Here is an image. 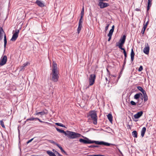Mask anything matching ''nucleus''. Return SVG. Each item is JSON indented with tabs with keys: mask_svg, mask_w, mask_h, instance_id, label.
<instances>
[{
	"mask_svg": "<svg viewBox=\"0 0 156 156\" xmlns=\"http://www.w3.org/2000/svg\"><path fill=\"white\" fill-rule=\"evenodd\" d=\"M45 114V112L44 111L41 112H37V111L36 112L35 114V115H38L39 114L41 115H43Z\"/></svg>",
	"mask_w": 156,
	"mask_h": 156,
	"instance_id": "23",
	"label": "nucleus"
},
{
	"mask_svg": "<svg viewBox=\"0 0 156 156\" xmlns=\"http://www.w3.org/2000/svg\"><path fill=\"white\" fill-rule=\"evenodd\" d=\"M35 3L37 4L39 6L41 7L44 6V3H43L41 1L39 0H36Z\"/></svg>",
	"mask_w": 156,
	"mask_h": 156,
	"instance_id": "13",
	"label": "nucleus"
},
{
	"mask_svg": "<svg viewBox=\"0 0 156 156\" xmlns=\"http://www.w3.org/2000/svg\"><path fill=\"white\" fill-rule=\"evenodd\" d=\"M113 32L114 31H113L110 30V31H109V33L108 34V36H110V37H112Z\"/></svg>",
	"mask_w": 156,
	"mask_h": 156,
	"instance_id": "31",
	"label": "nucleus"
},
{
	"mask_svg": "<svg viewBox=\"0 0 156 156\" xmlns=\"http://www.w3.org/2000/svg\"><path fill=\"white\" fill-rule=\"evenodd\" d=\"M96 76L94 74H91L89 77V85L92 86L94 83Z\"/></svg>",
	"mask_w": 156,
	"mask_h": 156,
	"instance_id": "7",
	"label": "nucleus"
},
{
	"mask_svg": "<svg viewBox=\"0 0 156 156\" xmlns=\"http://www.w3.org/2000/svg\"><path fill=\"white\" fill-rule=\"evenodd\" d=\"M132 135L135 138L137 137V133L136 131L134 130L132 132Z\"/></svg>",
	"mask_w": 156,
	"mask_h": 156,
	"instance_id": "21",
	"label": "nucleus"
},
{
	"mask_svg": "<svg viewBox=\"0 0 156 156\" xmlns=\"http://www.w3.org/2000/svg\"><path fill=\"white\" fill-rule=\"evenodd\" d=\"M109 37V38H108V41H110L112 38V37H110V36H108Z\"/></svg>",
	"mask_w": 156,
	"mask_h": 156,
	"instance_id": "47",
	"label": "nucleus"
},
{
	"mask_svg": "<svg viewBox=\"0 0 156 156\" xmlns=\"http://www.w3.org/2000/svg\"><path fill=\"white\" fill-rule=\"evenodd\" d=\"M137 88L139 90L141 91L143 90V88L140 86H138L137 87Z\"/></svg>",
	"mask_w": 156,
	"mask_h": 156,
	"instance_id": "40",
	"label": "nucleus"
},
{
	"mask_svg": "<svg viewBox=\"0 0 156 156\" xmlns=\"http://www.w3.org/2000/svg\"><path fill=\"white\" fill-rule=\"evenodd\" d=\"M143 26H144V27H147V25H145V23H144V24H143Z\"/></svg>",
	"mask_w": 156,
	"mask_h": 156,
	"instance_id": "58",
	"label": "nucleus"
},
{
	"mask_svg": "<svg viewBox=\"0 0 156 156\" xmlns=\"http://www.w3.org/2000/svg\"><path fill=\"white\" fill-rule=\"evenodd\" d=\"M34 120L36 121V118H34V117H32L31 118L27 119L26 120V121H33Z\"/></svg>",
	"mask_w": 156,
	"mask_h": 156,
	"instance_id": "28",
	"label": "nucleus"
},
{
	"mask_svg": "<svg viewBox=\"0 0 156 156\" xmlns=\"http://www.w3.org/2000/svg\"><path fill=\"white\" fill-rule=\"evenodd\" d=\"M57 147L60 149L61 151L62 152H64V150L62 148L59 144L57 146Z\"/></svg>",
	"mask_w": 156,
	"mask_h": 156,
	"instance_id": "35",
	"label": "nucleus"
},
{
	"mask_svg": "<svg viewBox=\"0 0 156 156\" xmlns=\"http://www.w3.org/2000/svg\"><path fill=\"white\" fill-rule=\"evenodd\" d=\"M146 127H144L142 129L141 132V136L142 137H143L146 131Z\"/></svg>",
	"mask_w": 156,
	"mask_h": 156,
	"instance_id": "18",
	"label": "nucleus"
},
{
	"mask_svg": "<svg viewBox=\"0 0 156 156\" xmlns=\"http://www.w3.org/2000/svg\"><path fill=\"white\" fill-rule=\"evenodd\" d=\"M145 31V30L142 29L141 31V33L142 34H144Z\"/></svg>",
	"mask_w": 156,
	"mask_h": 156,
	"instance_id": "45",
	"label": "nucleus"
},
{
	"mask_svg": "<svg viewBox=\"0 0 156 156\" xmlns=\"http://www.w3.org/2000/svg\"><path fill=\"white\" fill-rule=\"evenodd\" d=\"M135 99L138 100L137 103V105L138 106L141 105L142 106V102L143 101V94L140 93H137L135 94L134 96Z\"/></svg>",
	"mask_w": 156,
	"mask_h": 156,
	"instance_id": "4",
	"label": "nucleus"
},
{
	"mask_svg": "<svg viewBox=\"0 0 156 156\" xmlns=\"http://www.w3.org/2000/svg\"><path fill=\"white\" fill-rule=\"evenodd\" d=\"M37 120H38L39 121V122H41V123H48V122H45L42 121H41L40 119H39L38 118H36V121Z\"/></svg>",
	"mask_w": 156,
	"mask_h": 156,
	"instance_id": "34",
	"label": "nucleus"
},
{
	"mask_svg": "<svg viewBox=\"0 0 156 156\" xmlns=\"http://www.w3.org/2000/svg\"><path fill=\"white\" fill-rule=\"evenodd\" d=\"M81 136L84 138V139L80 138L79 139V141L80 142L84 144H90L95 143V144L98 145H104V146H109L111 144L105 142L103 141L92 140H90L88 138L83 136L82 135Z\"/></svg>",
	"mask_w": 156,
	"mask_h": 156,
	"instance_id": "1",
	"label": "nucleus"
},
{
	"mask_svg": "<svg viewBox=\"0 0 156 156\" xmlns=\"http://www.w3.org/2000/svg\"><path fill=\"white\" fill-rule=\"evenodd\" d=\"M135 10L137 11H140V9H138V8H136L135 9Z\"/></svg>",
	"mask_w": 156,
	"mask_h": 156,
	"instance_id": "50",
	"label": "nucleus"
},
{
	"mask_svg": "<svg viewBox=\"0 0 156 156\" xmlns=\"http://www.w3.org/2000/svg\"><path fill=\"white\" fill-rule=\"evenodd\" d=\"M63 153H64L66 155H68L67 153L65 151H64V152H63Z\"/></svg>",
	"mask_w": 156,
	"mask_h": 156,
	"instance_id": "54",
	"label": "nucleus"
},
{
	"mask_svg": "<svg viewBox=\"0 0 156 156\" xmlns=\"http://www.w3.org/2000/svg\"><path fill=\"white\" fill-rule=\"evenodd\" d=\"M143 95H144V101L145 102H146L148 100L147 95V94H144Z\"/></svg>",
	"mask_w": 156,
	"mask_h": 156,
	"instance_id": "24",
	"label": "nucleus"
},
{
	"mask_svg": "<svg viewBox=\"0 0 156 156\" xmlns=\"http://www.w3.org/2000/svg\"><path fill=\"white\" fill-rule=\"evenodd\" d=\"M27 63H25L24 64H23V66H21V67H22L21 70H22L23 69H25L24 67L26 66H27Z\"/></svg>",
	"mask_w": 156,
	"mask_h": 156,
	"instance_id": "39",
	"label": "nucleus"
},
{
	"mask_svg": "<svg viewBox=\"0 0 156 156\" xmlns=\"http://www.w3.org/2000/svg\"><path fill=\"white\" fill-rule=\"evenodd\" d=\"M126 36L125 35H124L120 39L119 43L116 44V46L119 47V48L121 50L124 51L125 50V49L122 48V46L124 44L126 39Z\"/></svg>",
	"mask_w": 156,
	"mask_h": 156,
	"instance_id": "6",
	"label": "nucleus"
},
{
	"mask_svg": "<svg viewBox=\"0 0 156 156\" xmlns=\"http://www.w3.org/2000/svg\"><path fill=\"white\" fill-rule=\"evenodd\" d=\"M0 125L3 128H5V126L4 125V123L2 120H1L0 121Z\"/></svg>",
	"mask_w": 156,
	"mask_h": 156,
	"instance_id": "33",
	"label": "nucleus"
},
{
	"mask_svg": "<svg viewBox=\"0 0 156 156\" xmlns=\"http://www.w3.org/2000/svg\"><path fill=\"white\" fill-rule=\"evenodd\" d=\"M148 2H147V12H148V10L150 9L151 7V6L152 5V0H148Z\"/></svg>",
	"mask_w": 156,
	"mask_h": 156,
	"instance_id": "15",
	"label": "nucleus"
},
{
	"mask_svg": "<svg viewBox=\"0 0 156 156\" xmlns=\"http://www.w3.org/2000/svg\"><path fill=\"white\" fill-rule=\"evenodd\" d=\"M7 61V57L6 55H4L0 61V65L2 66L6 64Z\"/></svg>",
	"mask_w": 156,
	"mask_h": 156,
	"instance_id": "10",
	"label": "nucleus"
},
{
	"mask_svg": "<svg viewBox=\"0 0 156 156\" xmlns=\"http://www.w3.org/2000/svg\"><path fill=\"white\" fill-rule=\"evenodd\" d=\"M146 28L147 27H144L143 26V27L142 29L145 30H146Z\"/></svg>",
	"mask_w": 156,
	"mask_h": 156,
	"instance_id": "51",
	"label": "nucleus"
},
{
	"mask_svg": "<svg viewBox=\"0 0 156 156\" xmlns=\"http://www.w3.org/2000/svg\"><path fill=\"white\" fill-rule=\"evenodd\" d=\"M57 64L54 62H53L52 66V72L51 75V80L54 82H57L58 80L59 76L58 72L57 70Z\"/></svg>",
	"mask_w": 156,
	"mask_h": 156,
	"instance_id": "3",
	"label": "nucleus"
},
{
	"mask_svg": "<svg viewBox=\"0 0 156 156\" xmlns=\"http://www.w3.org/2000/svg\"><path fill=\"white\" fill-rule=\"evenodd\" d=\"M123 53L124 55V59L125 60H126V58L127 57V54L126 51V50L123 51Z\"/></svg>",
	"mask_w": 156,
	"mask_h": 156,
	"instance_id": "30",
	"label": "nucleus"
},
{
	"mask_svg": "<svg viewBox=\"0 0 156 156\" xmlns=\"http://www.w3.org/2000/svg\"><path fill=\"white\" fill-rule=\"evenodd\" d=\"M128 126L129 127V128L130 129H131V127H130V126L129 125H128Z\"/></svg>",
	"mask_w": 156,
	"mask_h": 156,
	"instance_id": "60",
	"label": "nucleus"
},
{
	"mask_svg": "<svg viewBox=\"0 0 156 156\" xmlns=\"http://www.w3.org/2000/svg\"><path fill=\"white\" fill-rule=\"evenodd\" d=\"M105 80H106V81H108V83H109L110 81L108 80V78L107 77L105 78Z\"/></svg>",
	"mask_w": 156,
	"mask_h": 156,
	"instance_id": "53",
	"label": "nucleus"
},
{
	"mask_svg": "<svg viewBox=\"0 0 156 156\" xmlns=\"http://www.w3.org/2000/svg\"><path fill=\"white\" fill-rule=\"evenodd\" d=\"M124 66H125V65H123V67H122V70H123L124 68Z\"/></svg>",
	"mask_w": 156,
	"mask_h": 156,
	"instance_id": "59",
	"label": "nucleus"
},
{
	"mask_svg": "<svg viewBox=\"0 0 156 156\" xmlns=\"http://www.w3.org/2000/svg\"><path fill=\"white\" fill-rule=\"evenodd\" d=\"M83 17H80V18L79 20V21L78 24L79 25H82L83 22Z\"/></svg>",
	"mask_w": 156,
	"mask_h": 156,
	"instance_id": "27",
	"label": "nucleus"
},
{
	"mask_svg": "<svg viewBox=\"0 0 156 156\" xmlns=\"http://www.w3.org/2000/svg\"><path fill=\"white\" fill-rule=\"evenodd\" d=\"M119 152L120 153H121V154H122V152L120 151H119Z\"/></svg>",
	"mask_w": 156,
	"mask_h": 156,
	"instance_id": "63",
	"label": "nucleus"
},
{
	"mask_svg": "<svg viewBox=\"0 0 156 156\" xmlns=\"http://www.w3.org/2000/svg\"><path fill=\"white\" fill-rule=\"evenodd\" d=\"M48 141H49V142H50L51 144H54L56 145L57 146L58 145V144L55 143L53 140H48Z\"/></svg>",
	"mask_w": 156,
	"mask_h": 156,
	"instance_id": "25",
	"label": "nucleus"
},
{
	"mask_svg": "<svg viewBox=\"0 0 156 156\" xmlns=\"http://www.w3.org/2000/svg\"><path fill=\"white\" fill-rule=\"evenodd\" d=\"M141 92L143 94H146V91H145V90L143 89V90H142L141 91Z\"/></svg>",
	"mask_w": 156,
	"mask_h": 156,
	"instance_id": "42",
	"label": "nucleus"
},
{
	"mask_svg": "<svg viewBox=\"0 0 156 156\" xmlns=\"http://www.w3.org/2000/svg\"><path fill=\"white\" fill-rule=\"evenodd\" d=\"M4 47L5 49V48L6 45L7 43V41L6 39V36L5 34H4Z\"/></svg>",
	"mask_w": 156,
	"mask_h": 156,
	"instance_id": "19",
	"label": "nucleus"
},
{
	"mask_svg": "<svg viewBox=\"0 0 156 156\" xmlns=\"http://www.w3.org/2000/svg\"><path fill=\"white\" fill-rule=\"evenodd\" d=\"M111 76H113V77H116L117 76L116 75H111Z\"/></svg>",
	"mask_w": 156,
	"mask_h": 156,
	"instance_id": "57",
	"label": "nucleus"
},
{
	"mask_svg": "<svg viewBox=\"0 0 156 156\" xmlns=\"http://www.w3.org/2000/svg\"><path fill=\"white\" fill-rule=\"evenodd\" d=\"M55 125L63 127H65V126L61 123L56 122L55 123Z\"/></svg>",
	"mask_w": 156,
	"mask_h": 156,
	"instance_id": "26",
	"label": "nucleus"
},
{
	"mask_svg": "<svg viewBox=\"0 0 156 156\" xmlns=\"http://www.w3.org/2000/svg\"><path fill=\"white\" fill-rule=\"evenodd\" d=\"M99 146L98 145H92L88 146L89 148H94L95 147H98Z\"/></svg>",
	"mask_w": 156,
	"mask_h": 156,
	"instance_id": "32",
	"label": "nucleus"
},
{
	"mask_svg": "<svg viewBox=\"0 0 156 156\" xmlns=\"http://www.w3.org/2000/svg\"><path fill=\"white\" fill-rule=\"evenodd\" d=\"M130 104L132 105H136V103L134 101H131L130 102Z\"/></svg>",
	"mask_w": 156,
	"mask_h": 156,
	"instance_id": "36",
	"label": "nucleus"
},
{
	"mask_svg": "<svg viewBox=\"0 0 156 156\" xmlns=\"http://www.w3.org/2000/svg\"><path fill=\"white\" fill-rule=\"evenodd\" d=\"M55 128L58 132L64 134L66 136H67L69 139H75L81 137V136H82L81 134L77 133L68 130L65 132L64 130L60 129L56 127H55Z\"/></svg>",
	"mask_w": 156,
	"mask_h": 156,
	"instance_id": "2",
	"label": "nucleus"
},
{
	"mask_svg": "<svg viewBox=\"0 0 156 156\" xmlns=\"http://www.w3.org/2000/svg\"><path fill=\"white\" fill-rule=\"evenodd\" d=\"M53 151L55 153H56H56H57V152H58L57 151H56L55 150V149H53Z\"/></svg>",
	"mask_w": 156,
	"mask_h": 156,
	"instance_id": "52",
	"label": "nucleus"
},
{
	"mask_svg": "<svg viewBox=\"0 0 156 156\" xmlns=\"http://www.w3.org/2000/svg\"><path fill=\"white\" fill-rule=\"evenodd\" d=\"M149 22V20H148L147 21V22L146 23H145V24L146 25H147V26Z\"/></svg>",
	"mask_w": 156,
	"mask_h": 156,
	"instance_id": "48",
	"label": "nucleus"
},
{
	"mask_svg": "<svg viewBox=\"0 0 156 156\" xmlns=\"http://www.w3.org/2000/svg\"><path fill=\"white\" fill-rule=\"evenodd\" d=\"M34 139V138H32V139H31L30 140H29L27 142V144H28L31 141H32Z\"/></svg>",
	"mask_w": 156,
	"mask_h": 156,
	"instance_id": "44",
	"label": "nucleus"
},
{
	"mask_svg": "<svg viewBox=\"0 0 156 156\" xmlns=\"http://www.w3.org/2000/svg\"><path fill=\"white\" fill-rule=\"evenodd\" d=\"M145 47L144 48V52L146 55H148L149 53L150 48L147 43H145Z\"/></svg>",
	"mask_w": 156,
	"mask_h": 156,
	"instance_id": "11",
	"label": "nucleus"
},
{
	"mask_svg": "<svg viewBox=\"0 0 156 156\" xmlns=\"http://www.w3.org/2000/svg\"><path fill=\"white\" fill-rule=\"evenodd\" d=\"M84 12V7H83L82 9V11L81 12L80 17H83Z\"/></svg>",
	"mask_w": 156,
	"mask_h": 156,
	"instance_id": "29",
	"label": "nucleus"
},
{
	"mask_svg": "<svg viewBox=\"0 0 156 156\" xmlns=\"http://www.w3.org/2000/svg\"><path fill=\"white\" fill-rule=\"evenodd\" d=\"M122 70L120 72V75H121V73H122Z\"/></svg>",
	"mask_w": 156,
	"mask_h": 156,
	"instance_id": "61",
	"label": "nucleus"
},
{
	"mask_svg": "<svg viewBox=\"0 0 156 156\" xmlns=\"http://www.w3.org/2000/svg\"><path fill=\"white\" fill-rule=\"evenodd\" d=\"M87 156H104V155L100 154H93V155H88Z\"/></svg>",
	"mask_w": 156,
	"mask_h": 156,
	"instance_id": "37",
	"label": "nucleus"
},
{
	"mask_svg": "<svg viewBox=\"0 0 156 156\" xmlns=\"http://www.w3.org/2000/svg\"><path fill=\"white\" fill-rule=\"evenodd\" d=\"M3 33L5 34V32H4L2 28L1 27H0V41L2 39L3 36Z\"/></svg>",
	"mask_w": 156,
	"mask_h": 156,
	"instance_id": "16",
	"label": "nucleus"
},
{
	"mask_svg": "<svg viewBox=\"0 0 156 156\" xmlns=\"http://www.w3.org/2000/svg\"><path fill=\"white\" fill-rule=\"evenodd\" d=\"M47 153L50 156H56L55 154L51 151H47Z\"/></svg>",
	"mask_w": 156,
	"mask_h": 156,
	"instance_id": "20",
	"label": "nucleus"
},
{
	"mask_svg": "<svg viewBox=\"0 0 156 156\" xmlns=\"http://www.w3.org/2000/svg\"><path fill=\"white\" fill-rule=\"evenodd\" d=\"M107 72L110 75V72L109 71V70H108V69H107Z\"/></svg>",
	"mask_w": 156,
	"mask_h": 156,
	"instance_id": "55",
	"label": "nucleus"
},
{
	"mask_svg": "<svg viewBox=\"0 0 156 156\" xmlns=\"http://www.w3.org/2000/svg\"><path fill=\"white\" fill-rule=\"evenodd\" d=\"M110 25V24H107L106 26L105 27V32L107 31V30H108V28Z\"/></svg>",
	"mask_w": 156,
	"mask_h": 156,
	"instance_id": "38",
	"label": "nucleus"
},
{
	"mask_svg": "<svg viewBox=\"0 0 156 156\" xmlns=\"http://www.w3.org/2000/svg\"><path fill=\"white\" fill-rule=\"evenodd\" d=\"M98 5L100 7V8L102 9L109 6V4L108 3L104 2L101 1L98 2Z\"/></svg>",
	"mask_w": 156,
	"mask_h": 156,
	"instance_id": "9",
	"label": "nucleus"
},
{
	"mask_svg": "<svg viewBox=\"0 0 156 156\" xmlns=\"http://www.w3.org/2000/svg\"><path fill=\"white\" fill-rule=\"evenodd\" d=\"M19 32V30H16L15 33L12 35L10 41H15L18 37Z\"/></svg>",
	"mask_w": 156,
	"mask_h": 156,
	"instance_id": "8",
	"label": "nucleus"
},
{
	"mask_svg": "<svg viewBox=\"0 0 156 156\" xmlns=\"http://www.w3.org/2000/svg\"><path fill=\"white\" fill-rule=\"evenodd\" d=\"M107 118L110 122L112 123L113 121V117L111 114L109 113L107 115Z\"/></svg>",
	"mask_w": 156,
	"mask_h": 156,
	"instance_id": "17",
	"label": "nucleus"
},
{
	"mask_svg": "<svg viewBox=\"0 0 156 156\" xmlns=\"http://www.w3.org/2000/svg\"><path fill=\"white\" fill-rule=\"evenodd\" d=\"M143 69V66H140L138 69V71L139 72H140Z\"/></svg>",
	"mask_w": 156,
	"mask_h": 156,
	"instance_id": "41",
	"label": "nucleus"
},
{
	"mask_svg": "<svg viewBox=\"0 0 156 156\" xmlns=\"http://www.w3.org/2000/svg\"><path fill=\"white\" fill-rule=\"evenodd\" d=\"M126 60H125V59H124V61L123 63L126 64Z\"/></svg>",
	"mask_w": 156,
	"mask_h": 156,
	"instance_id": "56",
	"label": "nucleus"
},
{
	"mask_svg": "<svg viewBox=\"0 0 156 156\" xmlns=\"http://www.w3.org/2000/svg\"><path fill=\"white\" fill-rule=\"evenodd\" d=\"M135 55V53L134 52L133 48L131 49V52L130 53L131 56V61L132 62L133 61L134 59V57Z\"/></svg>",
	"mask_w": 156,
	"mask_h": 156,
	"instance_id": "14",
	"label": "nucleus"
},
{
	"mask_svg": "<svg viewBox=\"0 0 156 156\" xmlns=\"http://www.w3.org/2000/svg\"><path fill=\"white\" fill-rule=\"evenodd\" d=\"M56 154L58 156H63L61 154H60L58 152H57V153Z\"/></svg>",
	"mask_w": 156,
	"mask_h": 156,
	"instance_id": "46",
	"label": "nucleus"
},
{
	"mask_svg": "<svg viewBox=\"0 0 156 156\" xmlns=\"http://www.w3.org/2000/svg\"><path fill=\"white\" fill-rule=\"evenodd\" d=\"M121 76V75H120V74H119V76H118V78H117V82H118L119 79L120 78V77Z\"/></svg>",
	"mask_w": 156,
	"mask_h": 156,
	"instance_id": "49",
	"label": "nucleus"
},
{
	"mask_svg": "<svg viewBox=\"0 0 156 156\" xmlns=\"http://www.w3.org/2000/svg\"><path fill=\"white\" fill-rule=\"evenodd\" d=\"M143 112L141 111L138 112L136 114L134 115V117L135 119H138L140 118L143 115Z\"/></svg>",
	"mask_w": 156,
	"mask_h": 156,
	"instance_id": "12",
	"label": "nucleus"
},
{
	"mask_svg": "<svg viewBox=\"0 0 156 156\" xmlns=\"http://www.w3.org/2000/svg\"><path fill=\"white\" fill-rule=\"evenodd\" d=\"M88 117H90L91 119L93 121V124L94 125L97 124V116L96 112L94 111H91L89 112V114L88 115Z\"/></svg>",
	"mask_w": 156,
	"mask_h": 156,
	"instance_id": "5",
	"label": "nucleus"
},
{
	"mask_svg": "<svg viewBox=\"0 0 156 156\" xmlns=\"http://www.w3.org/2000/svg\"><path fill=\"white\" fill-rule=\"evenodd\" d=\"M125 64H126L123 63V65H125Z\"/></svg>",
	"mask_w": 156,
	"mask_h": 156,
	"instance_id": "64",
	"label": "nucleus"
},
{
	"mask_svg": "<svg viewBox=\"0 0 156 156\" xmlns=\"http://www.w3.org/2000/svg\"><path fill=\"white\" fill-rule=\"evenodd\" d=\"M18 130L19 133H20V130H19V129H18Z\"/></svg>",
	"mask_w": 156,
	"mask_h": 156,
	"instance_id": "62",
	"label": "nucleus"
},
{
	"mask_svg": "<svg viewBox=\"0 0 156 156\" xmlns=\"http://www.w3.org/2000/svg\"><path fill=\"white\" fill-rule=\"evenodd\" d=\"M115 26L114 25H113L111 29H110V30H112V31H114V30Z\"/></svg>",
	"mask_w": 156,
	"mask_h": 156,
	"instance_id": "43",
	"label": "nucleus"
},
{
	"mask_svg": "<svg viewBox=\"0 0 156 156\" xmlns=\"http://www.w3.org/2000/svg\"><path fill=\"white\" fill-rule=\"evenodd\" d=\"M82 27V25L78 24V27L77 30V33L78 34H79L80 32V31L81 30Z\"/></svg>",
	"mask_w": 156,
	"mask_h": 156,
	"instance_id": "22",
	"label": "nucleus"
}]
</instances>
